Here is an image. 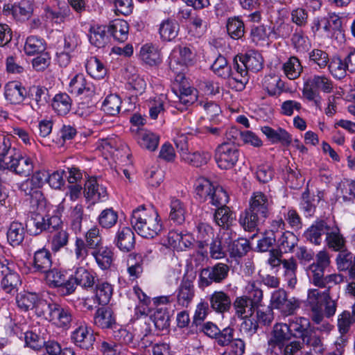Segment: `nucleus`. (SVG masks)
<instances>
[{
    "label": "nucleus",
    "mask_w": 355,
    "mask_h": 355,
    "mask_svg": "<svg viewBox=\"0 0 355 355\" xmlns=\"http://www.w3.org/2000/svg\"><path fill=\"white\" fill-rule=\"evenodd\" d=\"M140 57L146 64L150 66L157 65L162 61L159 51L151 44H146L141 46Z\"/></svg>",
    "instance_id": "obj_35"
},
{
    "label": "nucleus",
    "mask_w": 355,
    "mask_h": 355,
    "mask_svg": "<svg viewBox=\"0 0 355 355\" xmlns=\"http://www.w3.org/2000/svg\"><path fill=\"white\" fill-rule=\"evenodd\" d=\"M282 265L284 270V275L287 279L288 286L294 288L297 283L296 271L297 264L296 260L293 257L283 259Z\"/></svg>",
    "instance_id": "obj_53"
},
{
    "label": "nucleus",
    "mask_w": 355,
    "mask_h": 355,
    "mask_svg": "<svg viewBox=\"0 0 355 355\" xmlns=\"http://www.w3.org/2000/svg\"><path fill=\"white\" fill-rule=\"evenodd\" d=\"M130 221L134 230L145 239L156 237L164 229L162 218L153 206L141 205L133 209Z\"/></svg>",
    "instance_id": "obj_1"
},
{
    "label": "nucleus",
    "mask_w": 355,
    "mask_h": 355,
    "mask_svg": "<svg viewBox=\"0 0 355 355\" xmlns=\"http://www.w3.org/2000/svg\"><path fill=\"white\" fill-rule=\"evenodd\" d=\"M37 311L39 317H43L58 327L69 328L72 321L70 309L64 307L51 300L41 302Z\"/></svg>",
    "instance_id": "obj_3"
},
{
    "label": "nucleus",
    "mask_w": 355,
    "mask_h": 355,
    "mask_svg": "<svg viewBox=\"0 0 355 355\" xmlns=\"http://www.w3.org/2000/svg\"><path fill=\"white\" fill-rule=\"evenodd\" d=\"M71 106V100L67 94H56L52 102V107L60 115L67 114Z\"/></svg>",
    "instance_id": "obj_51"
},
{
    "label": "nucleus",
    "mask_w": 355,
    "mask_h": 355,
    "mask_svg": "<svg viewBox=\"0 0 355 355\" xmlns=\"http://www.w3.org/2000/svg\"><path fill=\"white\" fill-rule=\"evenodd\" d=\"M288 326L291 329L292 336L300 338L301 339L313 329L311 328L309 320L304 317H297L289 320Z\"/></svg>",
    "instance_id": "obj_26"
},
{
    "label": "nucleus",
    "mask_w": 355,
    "mask_h": 355,
    "mask_svg": "<svg viewBox=\"0 0 355 355\" xmlns=\"http://www.w3.org/2000/svg\"><path fill=\"white\" fill-rule=\"evenodd\" d=\"M96 149L101 152L107 159L109 157L119 159V150L117 148V141L115 138L100 139L97 143Z\"/></svg>",
    "instance_id": "obj_33"
},
{
    "label": "nucleus",
    "mask_w": 355,
    "mask_h": 355,
    "mask_svg": "<svg viewBox=\"0 0 355 355\" xmlns=\"http://www.w3.org/2000/svg\"><path fill=\"white\" fill-rule=\"evenodd\" d=\"M234 71H231L230 76H232V80L237 83L236 87L241 89L248 83V71L238 62V58H234Z\"/></svg>",
    "instance_id": "obj_55"
},
{
    "label": "nucleus",
    "mask_w": 355,
    "mask_h": 355,
    "mask_svg": "<svg viewBox=\"0 0 355 355\" xmlns=\"http://www.w3.org/2000/svg\"><path fill=\"white\" fill-rule=\"evenodd\" d=\"M1 166L24 176H28L34 168L32 159L21 156L15 148H11L4 159H1Z\"/></svg>",
    "instance_id": "obj_5"
},
{
    "label": "nucleus",
    "mask_w": 355,
    "mask_h": 355,
    "mask_svg": "<svg viewBox=\"0 0 355 355\" xmlns=\"http://www.w3.org/2000/svg\"><path fill=\"white\" fill-rule=\"evenodd\" d=\"M235 315L239 318H251L257 306L247 296L236 297L233 302Z\"/></svg>",
    "instance_id": "obj_22"
},
{
    "label": "nucleus",
    "mask_w": 355,
    "mask_h": 355,
    "mask_svg": "<svg viewBox=\"0 0 355 355\" xmlns=\"http://www.w3.org/2000/svg\"><path fill=\"white\" fill-rule=\"evenodd\" d=\"M87 73L95 79L105 77L107 70L104 64L96 57L89 58L85 64Z\"/></svg>",
    "instance_id": "obj_47"
},
{
    "label": "nucleus",
    "mask_w": 355,
    "mask_h": 355,
    "mask_svg": "<svg viewBox=\"0 0 355 355\" xmlns=\"http://www.w3.org/2000/svg\"><path fill=\"white\" fill-rule=\"evenodd\" d=\"M73 277L76 283L85 288H92L97 280L96 273L83 266L76 268Z\"/></svg>",
    "instance_id": "obj_25"
},
{
    "label": "nucleus",
    "mask_w": 355,
    "mask_h": 355,
    "mask_svg": "<svg viewBox=\"0 0 355 355\" xmlns=\"http://www.w3.org/2000/svg\"><path fill=\"white\" fill-rule=\"evenodd\" d=\"M169 218L178 224H182L185 220L186 209L184 204L177 198H171Z\"/></svg>",
    "instance_id": "obj_52"
},
{
    "label": "nucleus",
    "mask_w": 355,
    "mask_h": 355,
    "mask_svg": "<svg viewBox=\"0 0 355 355\" xmlns=\"http://www.w3.org/2000/svg\"><path fill=\"white\" fill-rule=\"evenodd\" d=\"M94 250L92 254L98 266L103 270L110 268L114 259L113 250L107 246H99Z\"/></svg>",
    "instance_id": "obj_27"
},
{
    "label": "nucleus",
    "mask_w": 355,
    "mask_h": 355,
    "mask_svg": "<svg viewBox=\"0 0 355 355\" xmlns=\"http://www.w3.org/2000/svg\"><path fill=\"white\" fill-rule=\"evenodd\" d=\"M227 31L232 39L239 40L244 35V23L239 17L230 18L227 23Z\"/></svg>",
    "instance_id": "obj_56"
},
{
    "label": "nucleus",
    "mask_w": 355,
    "mask_h": 355,
    "mask_svg": "<svg viewBox=\"0 0 355 355\" xmlns=\"http://www.w3.org/2000/svg\"><path fill=\"white\" fill-rule=\"evenodd\" d=\"M194 296L193 285L189 279H183L178 291L177 301L179 305L187 307Z\"/></svg>",
    "instance_id": "obj_31"
},
{
    "label": "nucleus",
    "mask_w": 355,
    "mask_h": 355,
    "mask_svg": "<svg viewBox=\"0 0 355 355\" xmlns=\"http://www.w3.org/2000/svg\"><path fill=\"white\" fill-rule=\"evenodd\" d=\"M3 12L6 15H11L16 20L25 21L28 19L32 15V8L27 3L19 5L5 4Z\"/></svg>",
    "instance_id": "obj_28"
},
{
    "label": "nucleus",
    "mask_w": 355,
    "mask_h": 355,
    "mask_svg": "<svg viewBox=\"0 0 355 355\" xmlns=\"http://www.w3.org/2000/svg\"><path fill=\"white\" fill-rule=\"evenodd\" d=\"M195 191L201 200H206L211 194L214 185L207 178L200 177L196 180Z\"/></svg>",
    "instance_id": "obj_63"
},
{
    "label": "nucleus",
    "mask_w": 355,
    "mask_h": 355,
    "mask_svg": "<svg viewBox=\"0 0 355 355\" xmlns=\"http://www.w3.org/2000/svg\"><path fill=\"white\" fill-rule=\"evenodd\" d=\"M150 320L155 327L159 331L166 329L169 327L168 313L166 309L162 308H157L150 316Z\"/></svg>",
    "instance_id": "obj_64"
},
{
    "label": "nucleus",
    "mask_w": 355,
    "mask_h": 355,
    "mask_svg": "<svg viewBox=\"0 0 355 355\" xmlns=\"http://www.w3.org/2000/svg\"><path fill=\"white\" fill-rule=\"evenodd\" d=\"M21 284L20 277L15 271V268L3 276L1 282V288L7 293H11L17 290Z\"/></svg>",
    "instance_id": "obj_50"
},
{
    "label": "nucleus",
    "mask_w": 355,
    "mask_h": 355,
    "mask_svg": "<svg viewBox=\"0 0 355 355\" xmlns=\"http://www.w3.org/2000/svg\"><path fill=\"white\" fill-rule=\"evenodd\" d=\"M15 301L20 311L26 312L35 309V312L37 315V309L39 304L42 301H46V300L40 299L35 293L22 291L17 295Z\"/></svg>",
    "instance_id": "obj_17"
},
{
    "label": "nucleus",
    "mask_w": 355,
    "mask_h": 355,
    "mask_svg": "<svg viewBox=\"0 0 355 355\" xmlns=\"http://www.w3.org/2000/svg\"><path fill=\"white\" fill-rule=\"evenodd\" d=\"M229 270L228 266L222 263H218L211 268L202 269L198 282L199 288L203 289L213 282H221L227 277Z\"/></svg>",
    "instance_id": "obj_10"
},
{
    "label": "nucleus",
    "mask_w": 355,
    "mask_h": 355,
    "mask_svg": "<svg viewBox=\"0 0 355 355\" xmlns=\"http://www.w3.org/2000/svg\"><path fill=\"white\" fill-rule=\"evenodd\" d=\"M69 234L65 230H56L52 234L49 243L53 252H58L68 244Z\"/></svg>",
    "instance_id": "obj_57"
},
{
    "label": "nucleus",
    "mask_w": 355,
    "mask_h": 355,
    "mask_svg": "<svg viewBox=\"0 0 355 355\" xmlns=\"http://www.w3.org/2000/svg\"><path fill=\"white\" fill-rule=\"evenodd\" d=\"M302 343L317 354L322 355L326 348L321 338L318 336L312 329L307 335L303 336Z\"/></svg>",
    "instance_id": "obj_42"
},
{
    "label": "nucleus",
    "mask_w": 355,
    "mask_h": 355,
    "mask_svg": "<svg viewBox=\"0 0 355 355\" xmlns=\"http://www.w3.org/2000/svg\"><path fill=\"white\" fill-rule=\"evenodd\" d=\"M89 40L92 45L98 48L105 46L108 42L105 27L103 26H92L89 30Z\"/></svg>",
    "instance_id": "obj_45"
},
{
    "label": "nucleus",
    "mask_w": 355,
    "mask_h": 355,
    "mask_svg": "<svg viewBox=\"0 0 355 355\" xmlns=\"http://www.w3.org/2000/svg\"><path fill=\"white\" fill-rule=\"evenodd\" d=\"M329 225L324 221H318L313 224L304 233V236L310 242L320 245L322 241V236L327 234Z\"/></svg>",
    "instance_id": "obj_32"
},
{
    "label": "nucleus",
    "mask_w": 355,
    "mask_h": 355,
    "mask_svg": "<svg viewBox=\"0 0 355 355\" xmlns=\"http://www.w3.org/2000/svg\"><path fill=\"white\" fill-rule=\"evenodd\" d=\"M85 198L93 202L104 201L107 198V190L105 187L99 184L94 178H89L85 184Z\"/></svg>",
    "instance_id": "obj_19"
},
{
    "label": "nucleus",
    "mask_w": 355,
    "mask_h": 355,
    "mask_svg": "<svg viewBox=\"0 0 355 355\" xmlns=\"http://www.w3.org/2000/svg\"><path fill=\"white\" fill-rule=\"evenodd\" d=\"M114 243L123 252H130L135 245V236L132 229L127 226H119L114 236Z\"/></svg>",
    "instance_id": "obj_13"
},
{
    "label": "nucleus",
    "mask_w": 355,
    "mask_h": 355,
    "mask_svg": "<svg viewBox=\"0 0 355 355\" xmlns=\"http://www.w3.org/2000/svg\"><path fill=\"white\" fill-rule=\"evenodd\" d=\"M261 131L272 144L280 143L284 146H289L292 142L291 135L282 128L275 129L264 125L261 127Z\"/></svg>",
    "instance_id": "obj_18"
},
{
    "label": "nucleus",
    "mask_w": 355,
    "mask_h": 355,
    "mask_svg": "<svg viewBox=\"0 0 355 355\" xmlns=\"http://www.w3.org/2000/svg\"><path fill=\"white\" fill-rule=\"evenodd\" d=\"M324 291L318 288H309L307 291V297L304 302L306 309L315 324H320L324 320L323 300Z\"/></svg>",
    "instance_id": "obj_9"
},
{
    "label": "nucleus",
    "mask_w": 355,
    "mask_h": 355,
    "mask_svg": "<svg viewBox=\"0 0 355 355\" xmlns=\"http://www.w3.org/2000/svg\"><path fill=\"white\" fill-rule=\"evenodd\" d=\"M159 34L164 41H172L179 32V24L175 19H164L159 25Z\"/></svg>",
    "instance_id": "obj_29"
},
{
    "label": "nucleus",
    "mask_w": 355,
    "mask_h": 355,
    "mask_svg": "<svg viewBox=\"0 0 355 355\" xmlns=\"http://www.w3.org/2000/svg\"><path fill=\"white\" fill-rule=\"evenodd\" d=\"M328 68L331 74L338 79L345 78L348 71L345 60L341 59L338 56H334L329 60Z\"/></svg>",
    "instance_id": "obj_46"
},
{
    "label": "nucleus",
    "mask_w": 355,
    "mask_h": 355,
    "mask_svg": "<svg viewBox=\"0 0 355 355\" xmlns=\"http://www.w3.org/2000/svg\"><path fill=\"white\" fill-rule=\"evenodd\" d=\"M182 159L185 162L196 166L200 167L205 165L211 158L209 153L206 151H196L194 153H184L182 155Z\"/></svg>",
    "instance_id": "obj_43"
},
{
    "label": "nucleus",
    "mask_w": 355,
    "mask_h": 355,
    "mask_svg": "<svg viewBox=\"0 0 355 355\" xmlns=\"http://www.w3.org/2000/svg\"><path fill=\"white\" fill-rule=\"evenodd\" d=\"M239 151L233 143H222L215 151V160L220 169L228 170L233 168L239 158Z\"/></svg>",
    "instance_id": "obj_7"
},
{
    "label": "nucleus",
    "mask_w": 355,
    "mask_h": 355,
    "mask_svg": "<svg viewBox=\"0 0 355 355\" xmlns=\"http://www.w3.org/2000/svg\"><path fill=\"white\" fill-rule=\"evenodd\" d=\"M334 89V83L326 75H314L304 83L303 96L309 101H315L319 98V91L331 93Z\"/></svg>",
    "instance_id": "obj_6"
},
{
    "label": "nucleus",
    "mask_w": 355,
    "mask_h": 355,
    "mask_svg": "<svg viewBox=\"0 0 355 355\" xmlns=\"http://www.w3.org/2000/svg\"><path fill=\"white\" fill-rule=\"evenodd\" d=\"M209 301L211 308L218 313L227 312L232 304L230 295L222 291H214L209 296Z\"/></svg>",
    "instance_id": "obj_20"
},
{
    "label": "nucleus",
    "mask_w": 355,
    "mask_h": 355,
    "mask_svg": "<svg viewBox=\"0 0 355 355\" xmlns=\"http://www.w3.org/2000/svg\"><path fill=\"white\" fill-rule=\"evenodd\" d=\"M236 215L228 207H220L215 212L214 220L220 227L229 226L235 219Z\"/></svg>",
    "instance_id": "obj_58"
},
{
    "label": "nucleus",
    "mask_w": 355,
    "mask_h": 355,
    "mask_svg": "<svg viewBox=\"0 0 355 355\" xmlns=\"http://www.w3.org/2000/svg\"><path fill=\"white\" fill-rule=\"evenodd\" d=\"M291 337L292 333L288 324L284 322L276 323L268 343L272 347L277 346L279 348H282L284 343L290 340Z\"/></svg>",
    "instance_id": "obj_15"
},
{
    "label": "nucleus",
    "mask_w": 355,
    "mask_h": 355,
    "mask_svg": "<svg viewBox=\"0 0 355 355\" xmlns=\"http://www.w3.org/2000/svg\"><path fill=\"white\" fill-rule=\"evenodd\" d=\"M121 100L116 94H110L104 100L102 108L107 114L115 116L121 110Z\"/></svg>",
    "instance_id": "obj_59"
},
{
    "label": "nucleus",
    "mask_w": 355,
    "mask_h": 355,
    "mask_svg": "<svg viewBox=\"0 0 355 355\" xmlns=\"http://www.w3.org/2000/svg\"><path fill=\"white\" fill-rule=\"evenodd\" d=\"M94 324L102 328H112L115 324V318L111 309L107 308L98 309L94 318Z\"/></svg>",
    "instance_id": "obj_37"
},
{
    "label": "nucleus",
    "mask_w": 355,
    "mask_h": 355,
    "mask_svg": "<svg viewBox=\"0 0 355 355\" xmlns=\"http://www.w3.org/2000/svg\"><path fill=\"white\" fill-rule=\"evenodd\" d=\"M272 200L261 191L254 192L249 200V208L241 215L239 223L248 231H253L269 216Z\"/></svg>",
    "instance_id": "obj_2"
},
{
    "label": "nucleus",
    "mask_w": 355,
    "mask_h": 355,
    "mask_svg": "<svg viewBox=\"0 0 355 355\" xmlns=\"http://www.w3.org/2000/svg\"><path fill=\"white\" fill-rule=\"evenodd\" d=\"M108 31L116 40L123 42L128 39L129 26L125 20L115 19L110 24Z\"/></svg>",
    "instance_id": "obj_34"
},
{
    "label": "nucleus",
    "mask_w": 355,
    "mask_h": 355,
    "mask_svg": "<svg viewBox=\"0 0 355 355\" xmlns=\"http://www.w3.org/2000/svg\"><path fill=\"white\" fill-rule=\"evenodd\" d=\"M284 75L290 80L300 77L303 68L300 60L295 56L290 57L282 65Z\"/></svg>",
    "instance_id": "obj_39"
},
{
    "label": "nucleus",
    "mask_w": 355,
    "mask_h": 355,
    "mask_svg": "<svg viewBox=\"0 0 355 355\" xmlns=\"http://www.w3.org/2000/svg\"><path fill=\"white\" fill-rule=\"evenodd\" d=\"M293 26L282 18H278L273 24L271 33L275 38L288 37L293 32Z\"/></svg>",
    "instance_id": "obj_62"
},
{
    "label": "nucleus",
    "mask_w": 355,
    "mask_h": 355,
    "mask_svg": "<svg viewBox=\"0 0 355 355\" xmlns=\"http://www.w3.org/2000/svg\"><path fill=\"white\" fill-rule=\"evenodd\" d=\"M263 87L270 96H275L284 91V83L277 75H268L264 77Z\"/></svg>",
    "instance_id": "obj_41"
},
{
    "label": "nucleus",
    "mask_w": 355,
    "mask_h": 355,
    "mask_svg": "<svg viewBox=\"0 0 355 355\" xmlns=\"http://www.w3.org/2000/svg\"><path fill=\"white\" fill-rule=\"evenodd\" d=\"M85 217L84 213V207L80 204H76L74 207H71L67 218L71 228L76 232H79L82 228V222Z\"/></svg>",
    "instance_id": "obj_38"
},
{
    "label": "nucleus",
    "mask_w": 355,
    "mask_h": 355,
    "mask_svg": "<svg viewBox=\"0 0 355 355\" xmlns=\"http://www.w3.org/2000/svg\"><path fill=\"white\" fill-rule=\"evenodd\" d=\"M174 92L178 98V101L175 102V107L181 112L186 110L198 98V91L190 85H182Z\"/></svg>",
    "instance_id": "obj_14"
},
{
    "label": "nucleus",
    "mask_w": 355,
    "mask_h": 355,
    "mask_svg": "<svg viewBox=\"0 0 355 355\" xmlns=\"http://www.w3.org/2000/svg\"><path fill=\"white\" fill-rule=\"evenodd\" d=\"M51 255L46 249L35 252L33 259V268L40 272H46L51 266Z\"/></svg>",
    "instance_id": "obj_36"
},
{
    "label": "nucleus",
    "mask_w": 355,
    "mask_h": 355,
    "mask_svg": "<svg viewBox=\"0 0 355 355\" xmlns=\"http://www.w3.org/2000/svg\"><path fill=\"white\" fill-rule=\"evenodd\" d=\"M325 240L327 246L334 251H343L345 248V238L336 225L329 227Z\"/></svg>",
    "instance_id": "obj_24"
},
{
    "label": "nucleus",
    "mask_w": 355,
    "mask_h": 355,
    "mask_svg": "<svg viewBox=\"0 0 355 355\" xmlns=\"http://www.w3.org/2000/svg\"><path fill=\"white\" fill-rule=\"evenodd\" d=\"M4 95L6 99L12 104H19L26 95V90L21 83L17 81H11L5 86Z\"/></svg>",
    "instance_id": "obj_21"
},
{
    "label": "nucleus",
    "mask_w": 355,
    "mask_h": 355,
    "mask_svg": "<svg viewBox=\"0 0 355 355\" xmlns=\"http://www.w3.org/2000/svg\"><path fill=\"white\" fill-rule=\"evenodd\" d=\"M43 213H45V202L39 199L37 210L31 213L26 222V227L31 234L37 235L44 230H55L62 225L60 217L49 216Z\"/></svg>",
    "instance_id": "obj_4"
},
{
    "label": "nucleus",
    "mask_w": 355,
    "mask_h": 355,
    "mask_svg": "<svg viewBox=\"0 0 355 355\" xmlns=\"http://www.w3.org/2000/svg\"><path fill=\"white\" fill-rule=\"evenodd\" d=\"M166 101V97L163 94L149 98L147 101V105L149 108V114L151 119H156L158 115L164 112Z\"/></svg>",
    "instance_id": "obj_49"
},
{
    "label": "nucleus",
    "mask_w": 355,
    "mask_h": 355,
    "mask_svg": "<svg viewBox=\"0 0 355 355\" xmlns=\"http://www.w3.org/2000/svg\"><path fill=\"white\" fill-rule=\"evenodd\" d=\"M235 58H238V62H239V64L246 69L247 71L257 72L263 67V58L257 51L250 50L244 55H236Z\"/></svg>",
    "instance_id": "obj_16"
},
{
    "label": "nucleus",
    "mask_w": 355,
    "mask_h": 355,
    "mask_svg": "<svg viewBox=\"0 0 355 355\" xmlns=\"http://www.w3.org/2000/svg\"><path fill=\"white\" fill-rule=\"evenodd\" d=\"M231 232L228 230H224L221 236L218 235L214 238L209 247V254L211 258L220 259L225 256V250L224 243H227L230 239Z\"/></svg>",
    "instance_id": "obj_23"
},
{
    "label": "nucleus",
    "mask_w": 355,
    "mask_h": 355,
    "mask_svg": "<svg viewBox=\"0 0 355 355\" xmlns=\"http://www.w3.org/2000/svg\"><path fill=\"white\" fill-rule=\"evenodd\" d=\"M250 250L248 241L243 238H239L228 244V251L233 257H241Z\"/></svg>",
    "instance_id": "obj_60"
},
{
    "label": "nucleus",
    "mask_w": 355,
    "mask_h": 355,
    "mask_svg": "<svg viewBox=\"0 0 355 355\" xmlns=\"http://www.w3.org/2000/svg\"><path fill=\"white\" fill-rule=\"evenodd\" d=\"M92 89V85L88 83L83 73L74 76L69 84V92L75 95L87 94Z\"/></svg>",
    "instance_id": "obj_30"
},
{
    "label": "nucleus",
    "mask_w": 355,
    "mask_h": 355,
    "mask_svg": "<svg viewBox=\"0 0 355 355\" xmlns=\"http://www.w3.org/2000/svg\"><path fill=\"white\" fill-rule=\"evenodd\" d=\"M196 53L189 47L178 46L175 47L169 56L171 69L185 68L191 64L195 59Z\"/></svg>",
    "instance_id": "obj_11"
},
{
    "label": "nucleus",
    "mask_w": 355,
    "mask_h": 355,
    "mask_svg": "<svg viewBox=\"0 0 355 355\" xmlns=\"http://www.w3.org/2000/svg\"><path fill=\"white\" fill-rule=\"evenodd\" d=\"M25 230L22 223L12 222L7 231V239L12 246L19 245L24 239Z\"/></svg>",
    "instance_id": "obj_44"
},
{
    "label": "nucleus",
    "mask_w": 355,
    "mask_h": 355,
    "mask_svg": "<svg viewBox=\"0 0 355 355\" xmlns=\"http://www.w3.org/2000/svg\"><path fill=\"white\" fill-rule=\"evenodd\" d=\"M71 339L76 346L87 350L93 347L95 342L93 331L85 322H80L75 327Z\"/></svg>",
    "instance_id": "obj_12"
},
{
    "label": "nucleus",
    "mask_w": 355,
    "mask_h": 355,
    "mask_svg": "<svg viewBox=\"0 0 355 355\" xmlns=\"http://www.w3.org/2000/svg\"><path fill=\"white\" fill-rule=\"evenodd\" d=\"M48 91L46 88L40 86H33L30 88L29 96L35 104H31L33 110L37 111L47 103Z\"/></svg>",
    "instance_id": "obj_40"
},
{
    "label": "nucleus",
    "mask_w": 355,
    "mask_h": 355,
    "mask_svg": "<svg viewBox=\"0 0 355 355\" xmlns=\"http://www.w3.org/2000/svg\"><path fill=\"white\" fill-rule=\"evenodd\" d=\"M270 304L272 309L278 310L282 315L289 316L300 307L301 302L295 297L287 298L286 291L279 289L272 293Z\"/></svg>",
    "instance_id": "obj_8"
},
{
    "label": "nucleus",
    "mask_w": 355,
    "mask_h": 355,
    "mask_svg": "<svg viewBox=\"0 0 355 355\" xmlns=\"http://www.w3.org/2000/svg\"><path fill=\"white\" fill-rule=\"evenodd\" d=\"M196 230V241L199 248L202 249L210 239H214L213 228L207 223H201L198 225Z\"/></svg>",
    "instance_id": "obj_54"
},
{
    "label": "nucleus",
    "mask_w": 355,
    "mask_h": 355,
    "mask_svg": "<svg viewBox=\"0 0 355 355\" xmlns=\"http://www.w3.org/2000/svg\"><path fill=\"white\" fill-rule=\"evenodd\" d=\"M297 236L293 232L285 231L277 239V243L281 251L289 252L297 245Z\"/></svg>",
    "instance_id": "obj_61"
},
{
    "label": "nucleus",
    "mask_w": 355,
    "mask_h": 355,
    "mask_svg": "<svg viewBox=\"0 0 355 355\" xmlns=\"http://www.w3.org/2000/svg\"><path fill=\"white\" fill-rule=\"evenodd\" d=\"M159 141V137L148 130H143L139 133L138 143L141 147L150 151L157 149Z\"/></svg>",
    "instance_id": "obj_48"
}]
</instances>
